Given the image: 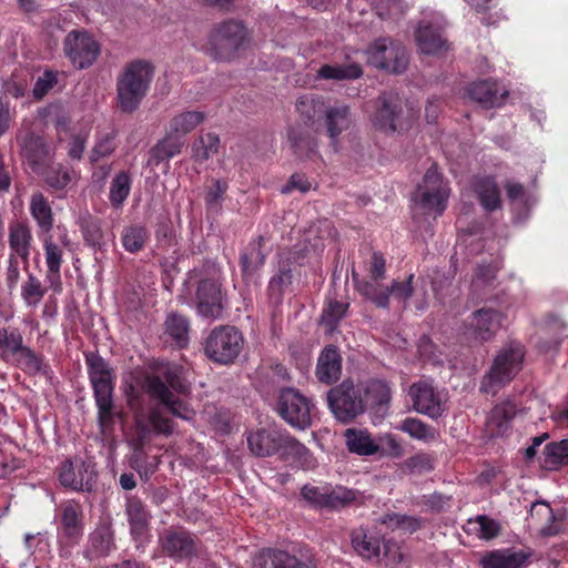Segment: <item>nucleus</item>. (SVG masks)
<instances>
[{
  "mask_svg": "<svg viewBox=\"0 0 568 568\" xmlns=\"http://www.w3.org/2000/svg\"><path fill=\"white\" fill-rule=\"evenodd\" d=\"M263 244L264 237L258 236L256 241L250 242L245 251L240 255L241 272L245 281L252 280L265 263V255L262 252Z\"/></svg>",
  "mask_w": 568,
  "mask_h": 568,
  "instance_id": "obj_34",
  "label": "nucleus"
},
{
  "mask_svg": "<svg viewBox=\"0 0 568 568\" xmlns=\"http://www.w3.org/2000/svg\"><path fill=\"white\" fill-rule=\"evenodd\" d=\"M95 477L94 466L80 458L64 460L58 469L59 483L75 491H91Z\"/></svg>",
  "mask_w": 568,
  "mask_h": 568,
  "instance_id": "obj_18",
  "label": "nucleus"
},
{
  "mask_svg": "<svg viewBox=\"0 0 568 568\" xmlns=\"http://www.w3.org/2000/svg\"><path fill=\"white\" fill-rule=\"evenodd\" d=\"M202 8L212 9L219 13H234L240 8V0H194Z\"/></svg>",
  "mask_w": 568,
  "mask_h": 568,
  "instance_id": "obj_63",
  "label": "nucleus"
},
{
  "mask_svg": "<svg viewBox=\"0 0 568 568\" xmlns=\"http://www.w3.org/2000/svg\"><path fill=\"white\" fill-rule=\"evenodd\" d=\"M145 388L148 394L159 402L150 413L152 426H170L173 417L185 422L192 420L194 410L171 392L172 389L178 394H186L190 390V384L180 366L171 363L160 364L154 374L146 376Z\"/></svg>",
  "mask_w": 568,
  "mask_h": 568,
  "instance_id": "obj_1",
  "label": "nucleus"
},
{
  "mask_svg": "<svg viewBox=\"0 0 568 568\" xmlns=\"http://www.w3.org/2000/svg\"><path fill=\"white\" fill-rule=\"evenodd\" d=\"M122 244L125 251L130 253L140 252L148 240V231L140 225L125 227L122 232Z\"/></svg>",
  "mask_w": 568,
  "mask_h": 568,
  "instance_id": "obj_53",
  "label": "nucleus"
},
{
  "mask_svg": "<svg viewBox=\"0 0 568 568\" xmlns=\"http://www.w3.org/2000/svg\"><path fill=\"white\" fill-rule=\"evenodd\" d=\"M400 468L410 475H424L435 468V460L432 456L419 453L404 460Z\"/></svg>",
  "mask_w": 568,
  "mask_h": 568,
  "instance_id": "obj_55",
  "label": "nucleus"
},
{
  "mask_svg": "<svg viewBox=\"0 0 568 568\" xmlns=\"http://www.w3.org/2000/svg\"><path fill=\"white\" fill-rule=\"evenodd\" d=\"M85 364L88 366V375L93 388L95 404L98 406L100 425L104 426L108 423H113V369L103 357L95 353H88L85 355Z\"/></svg>",
  "mask_w": 568,
  "mask_h": 568,
  "instance_id": "obj_5",
  "label": "nucleus"
},
{
  "mask_svg": "<svg viewBox=\"0 0 568 568\" xmlns=\"http://www.w3.org/2000/svg\"><path fill=\"white\" fill-rule=\"evenodd\" d=\"M348 304L343 302H331L327 307L323 310L321 320L324 325L329 329H335L339 321L345 316Z\"/></svg>",
  "mask_w": 568,
  "mask_h": 568,
  "instance_id": "obj_59",
  "label": "nucleus"
},
{
  "mask_svg": "<svg viewBox=\"0 0 568 568\" xmlns=\"http://www.w3.org/2000/svg\"><path fill=\"white\" fill-rule=\"evenodd\" d=\"M568 465V439L552 442L544 448L542 466L549 470L559 469Z\"/></svg>",
  "mask_w": 568,
  "mask_h": 568,
  "instance_id": "obj_44",
  "label": "nucleus"
},
{
  "mask_svg": "<svg viewBox=\"0 0 568 568\" xmlns=\"http://www.w3.org/2000/svg\"><path fill=\"white\" fill-rule=\"evenodd\" d=\"M253 568H315L312 560H302L280 549H264L253 560Z\"/></svg>",
  "mask_w": 568,
  "mask_h": 568,
  "instance_id": "obj_22",
  "label": "nucleus"
},
{
  "mask_svg": "<svg viewBox=\"0 0 568 568\" xmlns=\"http://www.w3.org/2000/svg\"><path fill=\"white\" fill-rule=\"evenodd\" d=\"M467 95L473 101L479 103L486 109L499 108L504 104L508 97V91L504 90L499 93V89L496 81L493 80H480L473 82L467 88Z\"/></svg>",
  "mask_w": 568,
  "mask_h": 568,
  "instance_id": "obj_24",
  "label": "nucleus"
},
{
  "mask_svg": "<svg viewBox=\"0 0 568 568\" xmlns=\"http://www.w3.org/2000/svg\"><path fill=\"white\" fill-rule=\"evenodd\" d=\"M32 232L30 225L24 221H13L9 224L10 255L20 257L28 265L32 247Z\"/></svg>",
  "mask_w": 568,
  "mask_h": 568,
  "instance_id": "obj_29",
  "label": "nucleus"
},
{
  "mask_svg": "<svg viewBox=\"0 0 568 568\" xmlns=\"http://www.w3.org/2000/svg\"><path fill=\"white\" fill-rule=\"evenodd\" d=\"M246 439L250 450L258 457L274 454L282 457L291 454L303 456L308 453L305 446L291 437H285L277 428H252L246 434Z\"/></svg>",
  "mask_w": 568,
  "mask_h": 568,
  "instance_id": "obj_8",
  "label": "nucleus"
},
{
  "mask_svg": "<svg viewBox=\"0 0 568 568\" xmlns=\"http://www.w3.org/2000/svg\"><path fill=\"white\" fill-rule=\"evenodd\" d=\"M153 79L151 63L136 60L128 63L116 81L118 104L122 112H134L146 95Z\"/></svg>",
  "mask_w": 568,
  "mask_h": 568,
  "instance_id": "obj_4",
  "label": "nucleus"
},
{
  "mask_svg": "<svg viewBox=\"0 0 568 568\" xmlns=\"http://www.w3.org/2000/svg\"><path fill=\"white\" fill-rule=\"evenodd\" d=\"M81 231L85 243L94 248L102 250L105 245L102 231V221L88 215L81 220Z\"/></svg>",
  "mask_w": 568,
  "mask_h": 568,
  "instance_id": "obj_47",
  "label": "nucleus"
},
{
  "mask_svg": "<svg viewBox=\"0 0 568 568\" xmlns=\"http://www.w3.org/2000/svg\"><path fill=\"white\" fill-rule=\"evenodd\" d=\"M173 428H135L134 434L129 438V445L133 450H143V448L151 443L158 435H171Z\"/></svg>",
  "mask_w": 568,
  "mask_h": 568,
  "instance_id": "obj_57",
  "label": "nucleus"
},
{
  "mask_svg": "<svg viewBox=\"0 0 568 568\" xmlns=\"http://www.w3.org/2000/svg\"><path fill=\"white\" fill-rule=\"evenodd\" d=\"M253 568H315L312 560H302L280 549H264L253 560Z\"/></svg>",
  "mask_w": 568,
  "mask_h": 568,
  "instance_id": "obj_23",
  "label": "nucleus"
},
{
  "mask_svg": "<svg viewBox=\"0 0 568 568\" xmlns=\"http://www.w3.org/2000/svg\"><path fill=\"white\" fill-rule=\"evenodd\" d=\"M416 40L419 50L425 54L440 55L449 49L438 28L432 24H420Z\"/></svg>",
  "mask_w": 568,
  "mask_h": 568,
  "instance_id": "obj_32",
  "label": "nucleus"
},
{
  "mask_svg": "<svg viewBox=\"0 0 568 568\" xmlns=\"http://www.w3.org/2000/svg\"><path fill=\"white\" fill-rule=\"evenodd\" d=\"M185 140L166 130L165 136L151 149V161L159 164L181 153Z\"/></svg>",
  "mask_w": 568,
  "mask_h": 568,
  "instance_id": "obj_39",
  "label": "nucleus"
},
{
  "mask_svg": "<svg viewBox=\"0 0 568 568\" xmlns=\"http://www.w3.org/2000/svg\"><path fill=\"white\" fill-rule=\"evenodd\" d=\"M23 336L18 328H0V358L8 362L20 349Z\"/></svg>",
  "mask_w": 568,
  "mask_h": 568,
  "instance_id": "obj_48",
  "label": "nucleus"
},
{
  "mask_svg": "<svg viewBox=\"0 0 568 568\" xmlns=\"http://www.w3.org/2000/svg\"><path fill=\"white\" fill-rule=\"evenodd\" d=\"M414 408L435 419L445 410L439 394L435 390L432 381L420 379L414 383L408 390Z\"/></svg>",
  "mask_w": 568,
  "mask_h": 568,
  "instance_id": "obj_19",
  "label": "nucleus"
},
{
  "mask_svg": "<svg viewBox=\"0 0 568 568\" xmlns=\"http://www.w3.org/2000/svg\"><path fill=\"white\" fill-rule=\"evenodd\" d=\"M363 69L357 63L324 64L317 71V78L325 80H355L361 78Z\"/></svg>",
  "mask_w": 568,
  "mask_h": 568,
  "instance_id": "obj_42",
  "label": "nucleus"
},
{
  "mask_svg": "<svg viewBox=\"0 0 568 568\" xmlns=\"http://www.w3.org/2000/svg\"><path fill=\"white\" fill-rule=\"evenodd\" d=\"M125 515L132 537L136 540L145 538L151 520L146 506L138 497L130 496L126 498Z\"/></svg>",
  "mask_w": 568,
  "mask_h": 568,
  "instance_id": "obj_27",
  "label": "nucleus"
},
{
  "mask_svg": "<svg viewBox=\"0 0 568 568\" xmlns=\"http://www.w3.org/2000/svg\"><path fill=\"white\" fill-rule=\"evenodd\" d=\"M29 210L40 232H42L44 235L50 234L53 227L54 217L52 207L43 193H32L30 197Z\"/></svg>",
  "mask_w": 568,
  "mask_h": 568,
  "instance_id": "obj_37",
  "label": "nucleus"
},
{
  "mask_svg": "<svg viewBox=\"0 0 568 568\" xmlns=\"http://www.w3.org/2000/svg\"><path fill=\"white\" fill-rule=\"evenodd\" d=\"M376 446L382 457L399 458L404 454L403 447L390 435L378 438Z\"/></svg>",
  "mask_w": 568,
  "mask_h": 568,
  "instance_id": "obj_62",
  "label": "nucleus"
},
{
  "mask_svg": "<svg viewBox=\"0 0 568 568\" xmlns=\"http://www.w3.org/2000/svg\"><path fill=\"white\" fill-rule=\"evenodd\" d=\"M448 189L438 172L436 164H432L426 171L423 181L418 184L415 201L428 212L442 214L446 210Z\"/></svg>",
  "mask_w": 568,
  "mask_h": 568,
  "instance_id": "obj_11",
  "label": "nucleus"
},
{
  "mask_svg": "<svg viewBox=\"0 0 568 568\" xmlns=\"http://www.w3.org/2000/svg\"><path fill=\"white\" fill-rule=\"evenodd\" d=\"M287 140L294 155L304 161L318 155L315 135L305 126L295 125L288 129Z\"/></svg>",
  "mask_w": 568,
  "mask_h": 568,
  "instance_id": "obj_26",
  "label": "nucleus"
},
{
  "mask_svg": "<svg viewBox=\"0 0 568 568\" xmlns=\"http://www.w3.org/2000/svg\"><path fill=\"white\" fill-rule=\"evenodd\" d=\"M244 337L233 325L214 327L203 343L205 356L214 363L229 365L242 353Z\"/></svg>",
  "mask_w": 568,
  "mask_h": 568,
  "instance_id": "obj_7",
  "label": "nucleus"
},
{
  "mask_svg": "<svg viewBox=\"0 0 568 568\" xmlns=\"http://www.w3.org/2000/svg\"><path fill=\"white\" fill-rule=\"evenodd\" d=\"M114 548L113 534L109 526L100 525L89 535L88 551L97 557L108 556Z\"/></svg>",
  "mask_w": 568,
  "mask_h": 568,
  "instance_id": "obj_43",
  "label": "nucleus"
},
{
  "mask_svg": "<svg viewBox=\"0 0 568 568\" xmlns=\"http://www.w3.org/2000/svg\"><path fill=\"white\" fill-rule=\"evenodd\" d=\"M366 393L372 400V405L390 403V387L383 381L371 382L366 388Z\"/></svg>",
  "mask_w": 568,
  "mask_h": 568,
  "instance_id": "obj_61",
  "label": "nucleus"
},
{
  "mask_svg": "<svg viewBox=\"0 0 568 568\" xmlns=\"http://www.w3.org/2000/svg\"><path fill=\"white\" fill-rule=\"evenodd\" d=\"M327 491L316 486L305 485L302 487L301 494L314 506L327 508Z\"/></svg>",
  "mask_w": 568,
  "mask_h": 568,
  "instance_id": "obj_64",
  "label": "nucleus"
},
{
  "mask_svg": "<svg viewBox=\"0 0 568 568\" xmlns=\"http://www.w3.org/2000/svg\"><path fill=\"white\" fill-rule=\"evenodd\" d=\"M220 138L217 134L209 132L201 134L193 143L194 158L200 161H205L219 152Z\"/></svg>",
  "mask_w": 568,
  "mask_h": 568,
  "instance_id": "obj_51",
  "label": "nucleus"
},
{
  "mask_svg": "<svg viewBox=\"0 0 568 568\" xmlns=\"http://www.w3.org/2000/svg\"><path fill=\"white\" fill-rule=\"evenodd\" d=\"M525 352L518 342H510L499 349L489 371L483 376L480 392L495 396L521 369Z\"/></svg>",
  "mask_w": 568,
  "mask_h": 568,
  "instance_id": "obj_6",
  "label": "nucleus"
},
{
  "mask_svg": "<svg viewBox=\"0 0 568 568\" xmlns=\"http://www.w3.org/2000/svg\"><path fill=\"white\" fill-rule=\"evenodd\" d=\"M327 135L334 150H337V139L351 125V112L347 105H336L325 111Z\"/></svg>",
  "mask_w": 568,
  "mask_h": 568,
  "instance_id": "obj_33",
  "label": "nucleus"
},
{
  "mask_svg": "<svg viewBox=\"0 0 568 568\" xmlns=\"http://www.w3.org/2000/svg\"><path fill=\"white\" fill-rule=\"evenodd\" d=\"M63 52L75 69L83 70L97 61L101 48L88 31L72 30L63 40Z\"/></svg>",
  "mask_w": 568,
  "mask_h": 568,
  "instance_id": "obj_12",
  "label": "nucleus"
},
{
  "mask_svg": "<svg viewBox=\"0 0 568 568\" xmlns=\"http://www.w3.org/2000/svg\"><path fill=\"white\" fill-rule=\"evenodd\" d=\"M250 40L251 34L244 21L229 18L210 28L203 51L215 62L230 63L240 57Z\"/></svg>",
  "mask_w": 568,
  "mask_h": 568,
  "instance_id": "obj_2",
  "label": "nucleus"
},
{
  "mask_svg": "<svg viewBox=\"0 0 568 568\" xmlns=\"http://www.w3.org/2000/svg\"><path fill=\"white\" fill-rule=\"evenodd\" d=\"M530 515L544 518L547 524L541 527L540 535L549 537L559 532V527L555 525V515L550 506L544 501H536L531 505Z\"/></svg>",
  "mask_w": 568,
  "mask_h": 568,
  "instance_id": "obj_56",
  "label": "nucleus"
},
{
  "mask_svg": "<svg viewBox=\"0 0 568 568\" xmlns=\"http://www.w3.org/2000/svg\"><path fill=\"white\" fill-rule=\"evenodd\" d=\"M60 240L62 245L55 243L51 234L45 235L43 239L45 264L48 267L47 280L51 283V285L57 284L58 287L60 286V272L61 265L63 263V246L69 245V239L67 234H63Z\"/></svg>",
  "mask_w": 568,
  "mask_h": 568,
  "instance_id": "obj_28",
  "label": "nucleus"
},
{
  "mask_svg": "<svg viewBox=\"0 0 568 568\" xmlns=\"http://www.w3.org/2000/svg\"><path fill=\"white\" fill-rule=\"evenodd\" d=\"M367 63L394 74L406 71L409 62L406 48L390 38H378L365 50Z\"/></svg>",
  "mask_w": 568,
  "mask_h": 568,
  "instance_id": "obj_10",
  "label": "nucleus"
},
{
  "mask_svg": "<svg viewBox=\"0 0 568 568\" xmlns=\"http://www.w3.org/2000/svg\"><path fill=\"white\" fill-rule=\"evenodd\" d=\"M373 125L385 133H393L403 125V104L399 95L393 91L382 92L374 101Z\"/></svg>",
  "mask_w": 568,
  "mask_h": 568,
  "instance_id": "obj_15",
  "label": "nucleus"
},
{
  "mask_svg": "<svg viewBox=\"0 0 568 568\" xmlns=\"http://www.w3.org/2000/svg\"><path fill=\"white\" fill-rule=\"evenodd\" d=\"M131 190V178L130 175L121 171L112 180L109 193V200L114 209H119L123 205L128 199Z\"/></svg>",
  "mask_w": 568,
  "mask_h": 568,
  "instance_id": "obj_49",
  "label": "nucleus"
},
{
  "mask_svg": "<svg viewBox=\"0 0 568 568\" xmlns=\"http://www.w3.org/2000/svg\"><path fill=\"white\" fill-rule=\"evenodd\" d=\"M342 373V357L336 346L327 345L321 352L317 365L316 376L320 382L332 384L336 382Z\"/></svg>",
  "mask_w": 568,
  "mask_h": 568,
  "instance_id": "obj_30",
  "label": "nucleus"
},
{
  "mask_svg": "<svg viewBox=\"0 0 568 568\" xmlns=\"http://www.w3.org/2000/svg\"><path fill=\"white\" fill-rule=\"evenodd\" d=\"M529 555L523 550L514 551L510 549L495 550L480 560L483 568H521Z\"/></svg>",
  "mask_w": 568,
  "mask_h": 568,
  "instance_id": "obj_35",
  "label": "nucleus"
},
{
  "mask_svg": "<svg viewBox=\"0 0 568 568\" xmlns=\"http://www.w3.org/2000/svg\"><path fill=\"white\" fill-rule=\"evenodd\" d=\"M13 363L28 375H43L50 377V365L44 362L43 356L37 354L33 349L23 343L20 349L13 355Z\"/></svg>",
  "mask_w": 568,
  "mask_h": 568,
  "instance_id": "obj_31",
  "label": "nucleus"
},
{
  "mask_svg": "<svg viewBox=\"0 0 568 568\" xmlns=\"http://www.w3.org/2000/svg\"><path fill=\"white\" fill-rule=\"evenodd\" d=\"M347 449L359 456H372L377 454L376 440L367 429L346 428L344 434Z\"/></svg>",
  "mask_w": 568,
  "mask_h": 568,
  "instance_id": "obj_38",
  "label": "nucleus"
},
{
  "mask_svg": "<svg viewBox=\"0 0 568 568\" xmlns=\"http://www.w3.org/2000/svg\"><path fill=\"white\" fill-rule=\"evenodd\" d=\"M361 493L344 486H336L327 491V508L338 509L356 503Z\"/></svg>",
  "mask_w": 568,
  "mask_h": 568,
  "instance_id": "obj_52",
  "label": "nucleus"
},
{
  "mask_svg": "<svg viewBox=\"0 0 568 568\" xmlns=\"http://www.w3.org/2000/svg\"><path fill=\"white\" fill-rule=\"evenodd\" d=\"M164 335L171 343L179 348H184L190 342V322L176 312H172L166 316L164 322Z\"/></svg>",
  "mask_w": 568,
  "mask_h": 568,
  "instance_id": "obj_36",
  "label": "nucleus"
},
{
  "mask_svg": "<svg viewBox=\"0 0 568 568\" xmlns=\"http://www.w3.org/2000/svg\"><path fill=\"white\" fill-rule=\"evenodd\" d=\"M41 176L43 182L54 191H63L72 181L73 171L61 164L53 163L44 165L41 173H36Z\"/></svg>",
  "mask_w": 568,
  "mask_h": 568,
  "instance_id": "obj_40",
  "label": "nucleus"
},
{
  "mask_svg": "<svg viewBox=\"0 0 568 568\" xmlns=\"http://www.w3.org/2000/svg\"><path fill=\"white\" fill-rule=\"evenodd\" d=\"M296 262L295 253H282L274 275L270 278L268 295L276 303L282 302L283 295L293 283V267Z\"/></svg>",
  "mask_w": 568,
  "mask_h": 568,
  "instance_id": "obj_20",
  "label": "nucleus"
},
{
  "mask_svg": "<svg viewBox=\"0 0 568 568\" xmlns=\"http://www.w3.org/2000/svg\"><path fill=\"white\" fill-rule=\"evenodd\" d=\"M277 412L291 426H310L314 423L308 399L294 388L281 390Z\"/></svg>",
  "mask_w": 568,
  "mask_h": 568,
  "instance_id": "obj_16",
  "label": "nucleus"
},
{
  "mask_svg": "<svg viewBox=\"0 0 568 568\" xmlns=\"http://www.w3.org/2000/svg\"><path fill=\"white\" fill-rule=\"evenodd\" d=\"M227 189V181L220 179L212 180V184L206 186L204 196L206 209L213 212H220Z\"/></svg>",
  "mask_w": 568,
  "mask_h": 568,
  "instance_id": "obj_54",
  "label": "nucleus"
},
{
  "mask_svg": "<svg viewBox=\"0 0 568 568\" xmlns=\"http://www.w3.org/2000/svg\"><path fill=\"white\" fill-rule=\"evenodd\" d=\"M523 414L524 410L518 409L514 402L506 399L491 408L486 426H505Z\"/></svg>",
  "mask_w": 568,
  "mask_h": 568,
  "instance_id": "obj_45",
  "label": "nucleus"
},
{
  "mask_svg": "<svg viewBox=\"0 0 568 568\" xmlns=\"http://www.w3.org/2000/svg\"><path fill=\"white\" fill-rule=\"evenodd\" d=\"M19 155L32 173H41L44 165L50 164L54 158V151L47 140L28 131L17 135Z\"/></svg>",
  "mask_w": 568,
  "mask_h": 568,
  "instance_id": "obj_13",
  "label": "nucleus"
},
{
  "mask_svg": "<svg viewBox=\"0 0 568 568\" xmlns=\"http://www.w3.org/2000/svg\"><path fill=\"white\" fill-rule=\"evenodd\" d=\"M381 523L392 530H402L404 532L413 534L420 528L422 521L419 518L403 514H386L381 518Z\"/></svg>",
  "mask_w": 568,
  "mask_h": 568,
  "instance_id": "obj_50",
  "label": "nucleus"
},
{
  "mask_svg": "<svg viewBox=\"0 0 568 568\" xmlns=\"http://www.w3.org/2000/svg\"><path fill=\"white\" fill-rule=\"evenodd\" d=\"M327 405L336 420L343 424L353 422L366 409L361 388L351 379H344L327 392Z\"/></svg>",
  "mask_w": 568,
  "mask_h": 568,
  "instance_id": "obj_9",
  "label": "nucleus"
},
{
  "mask_svg": "<svg viewBox=\"0 0 568 568\" xmlns=\"http://www.w3.org/2000/svg\"><path fill=\"white\" fill-rule=\"evenodd\" d=\"M352 545L355 551L364 558L373 559L379 556V539L377 537L367 535L363 529H359L353 534Z\"/></svg>",
  "mask_w": 568,
  "mask_h": 568,
  "instance_id": "obj_46",
  "label": "nucleus"
},
{
  "mask_svg": "<svg viewBox=\"0 0 568 568\" xmlns=\"http://www.w3.org/2000/svg\"><path fill=\"white\" fill-rule=\"evenodd\" d=\"M500 326V312L484 307L467 317L464 323V334L468 339L483 344L494 338Z\"/></svg>",
  "mask_w": 568,
  "mask_h": 568,
  "instance_id": "obj_17",
  "label": "nucleus"
},
{
  "mask_svg": "<svg viewBox=\"0 0 568 568\" xmlns=\"http://www.w3.org/2000/svg\"><path fill=\"white\" fill-rule=\"evenodd\" d=\"M163 551L175 559H186L196 555V544L185 530H166L160 538Z\"/></svg>",
  "mask_w": 568,
  "mask_h": 568,
  "instance_id": "obj_21",
  "label": "nucleus"
},
{
  "mask_svg": "<svg viewBox=\"0 0 568 568\" xmlns=\"http://www.w3.org/2000/svg\"><path fill=\"white\" fill-rule=\"evenodd\" d=\"M204 120L205 114L201 111H184L171 119L168 130L184 139L186 134L192 132Z\"/></svg>",
  "mask_w": 568,
  "mask_h": 568,
  "instance_id": "obj_41",
  "label": "nucleus"
},
{
  "mask_svg": "<svg viewBox=\"0 0 568 568\" xmlns=\"http://www.w3.org/2000/svg\"><path fill=\"white\" fill-rule=\"evenodd\" d=\"M59 544L61 551L78 545L83 536V508L75 500H68L60 505Z\"/></svg>",
  "mask_w": 568,
  "mask_h": 568,
  "instance_id": "obj_14",
  "label": "nucleus"
},
{
  "mask_svg": "<svg viewBox=\"0 0 568 568\" xmlns=\"http://www.w3.org/2000/svg\"><path fill=\"white\" fill-rule=\"evenodd\" d=\"M190 280L197 282L195 302L197 314L207 320H219L224 311V296L221 290V270L213 261H205L189 273Z\"/></svg>",
  "mask_w": 568,
  "mask_h": 568,
  "instance_id": "obj_3",
  "label": "nucleus"
},
{
  "mask_svg": "<svg viewBox=\"0 0 568 568\" xmlns=\"http://www.w3.org/2000/svg\"><path fill=\"white\" fill-rule=\"evenodd\" d=\"M473 190L487 212H494L501 207V194L498 183L493 175H476L471 181Z\"/></svg>",
  "mask_w": 568,
  "mask_h": 568,
  "instance_id": "obj_25",
  "label": "nucleus"
},
{
  "mask_svg": "<svg viewBox=\"0 0 568 568\" xmlns=\"http://www.w3.org/2000/svg\"><path fill=\"white\" fill-rule=\"evenodd\" d=\"M116 148L115 144V135L114 133H104L102 134L95 145L93 146L91 154H90V161L91 162H98L103 158H106L111 155Z\"/></svg>",
  "mask_w": 568,
  "mask_h": 568,
  "instance_id": "obj_60",
  "label": "nucleus"
},
{
  "mask_svg": "<svg viewBox=\"0 0 568 568\" xmlns=\"http://www.w3.org/2000/svg\"><path fill=\"white\" fill-rule=\"evenodd\" d=\"M45 294L41 282L32 274H29L27 282L22 285L21 295L28 306H36Z\"/></svg>",
  "mask_w": 568,
  "mask_h": 568,
  "instance_id": "obj_58",
  "label": "nucleus"
}]
</instances>
